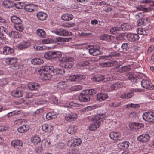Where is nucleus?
<instances>
[{
  "mask_svg": "<svg viewBox=\"0 0 154 154\" xmlns=\"http://www.w3.org/2000/svg\"><path fill=\"white\" fill-rule=\"evenodd\" d=\"M44 78L45 80L50 79L53 75H62L65 73V70L63 68H56L52 66H45L40 69Z\"/></svg>",
  "mask_w": 154,
  "mask_h": 154,
  "instance_id": "obj_1",
  "label": "nucleus"
},
{
  "mask_svg": "<svg viewBox=\"0 0 154 154\" xmlns=\"http://www.w3.org/2000/svg\"><path fill=\"white\" fill-rule=\"evenodd\" d=\"M106 117V116L103 114H100L94 116L92 118V120L94 121V122L89 126V129L91 131L96 129L99 127L103 119H104Z\"/></svg>",
  "mask_w": 154,
  "mask_h": 154,
  "instance_id": "obj_2",
  "label": "nucleus"
},
{
  "mask_svg": "<svg viewBox=\"0 0 154 154\" xmlns=\"http://www.w3.org/2000/svg\"><path fill=\"white\" fill-rule=\"evenodd\" d=\"M82 142V140L80 138H71L67 143V145L69 147H75L80 145Z\"/></svg>",
  "mask_w": 154,
  "mask_h": 154,
  "instance_id": "obj_3",
  "label": "nucleus"
},
{
  "mask_svg": "<svg viewBox=\"0 0 154 154\" xmlns=\"http://www.w3.org/2000/svg\"><path fill=\"white\" fill-rule=\"evenodd\" d=\"M143 118L146 121L149 122L154 123V112H146L143 115Z\"/></svg>",
  "mask_w": 154,
  "mask_h": 154,
  "instance_id": "obj_4",
  "label": "nucleus"
},
{
  "mask_svg": "<svg viewBox=\"0 0 154 154\" xmlns=\"http://www.w3.org/2000/svg\"><path fill=\"white\" fill-rule=\"evenodd\" d=\"M17 60L14 57L8 58L6 59L5 62L8 64L11 65V67L14 69L19 68V66L17 64Z\"/></svg>",
  "mask_w": 154,
  "mask_h": 154,
  "instance_id": "obj_5",
  "label": "nucleus"
},
{
  "mask_svg": "<svg viewBox=\"0 0 154 154\" xmlns=\"http://www.w3.org/2000/svg\"><path fill=\"white\" fill-rule=\"evenodd\" d=\"M141 86L146 89L152 90L154 89V85L148 79H143L141 82Z\"/></svg>",
  "mask_w": 154,
  "mask_h": 154,
  "instance_id": "obj_6",
  "label": "nucleus"
},
{
  "mask_svg": "<svg viewBox=\"0 0 154 154\" xmlns=\"http://www.w3.org/2000/svg\"><path fill=\"white\" fill-rule=\"evenodd\" d=\"M88 47L89 48L88 50L89 52L91 55L97 56L100 54L101 51L97 46L89 45Z\"/></svg>",
  "mask_w": 154,
  "mask_h": 154,
  "instance_id": "obj_7",
  "label": "nucleus"
},
{
  "mask_svg": "<svg viewBox=\"0 0 154 154\" xmlns=\"http://www.w3.org/2000/svg\"><path fill=\"white\" fill-rule=\"evenodd\" d=\"M54 33L56 34L63 36H68L71 35L72 33L69 32L65 29L61 28L58 29L54 31Z\"/></svg>",
  "mask_w": 154,
  "mask_h": 154,
  "instance_id": "obj_8",
  "label": "nucleus"
},
{
  "mask_svg": "<svg viewBox=\"0 0 154 154\" xmlns=\"http://www.w3.org/2000/svg\"><path fill=\"white\" fill-rule=\"evenodd\" d=\"M85 91L82 92L80 95L79 97V100L80 102H86L90 100V96Z\"/></svg>",
  "mask_w": 154,
  "mask_h": 154,
  "instance_id": "obj_9",
  "label": "nucleus"
},
{
  "mask_svg": "<svg viewBox=\"0 0 154 154\" xmlns=\"http://www.w3.org/2000/svg\"><path fill=\"white\" fill-rule=\"evenodd\" d=\"M109 135L111 139L117 142L121 140L120 133L118 132H113L109 133Z\"/></svg>",
  "mask_w": 154,
  "mask_h": 154,
  "instance_id": "obj_10",
  "label": "nucleus"
},
{
  "mask_svg": "<svg viewBox=\"0 0 154 154\" xmlns=\"http://www.w3.org/2000/svg\"><path fill=\"white\" fill-rule=\"evenodd\" d=\"M129 126L131 130H135L141 128L143 126V125L141 123L133 122L130 123Z\"/></svg>",
  "mask_w": 154,
  "mask_h": 154,
  "instance_id": "obj_11",
  "label": "nucleus"
},
{
  "mask_svg": "<svg viewBox=\"0 0 154 154\" xmlns=\"http://www.w3.org/2000/svg\"><path fill=\"white\" fill-rule=\"evenodd\" d=\"M137 140L139 142L145 143L149 140L150 136L148 134H143L139 136Z\"/></svg>",
  "mask_w": 154,
  "mask_h": 154,
  "instance_id": "obj_12",
  "label": "nucleus"
},
{
  "mask_svg": "<svg viewBox=\"0 0 154 154\" xmlns=\"http://www.w3.org/2000/svg\"><path fill=\"white\" fill-rule=\"evenodd\" d=\"M77 117V115L76 114L70 112L66 115L65 119L66 121L70 122L75 120Z\"/></svg>",
  "mask_w": 154,
  "mask_h": 154,
  "instance_id": "obj_13",
  "label": "nucleus"
},
{
  "mask_svg": "<svg viewBox=\"0 0 154 154\" xmlns=\"http://www.w3.org/2000/svg\"><path fill=\"white\" fill-rule=\"evenodd\" d=\"M128 40L130 42H134L137 41L139 39V36L138 34L129 33L126 35Z\"/></svg>",
  "mask_w": 154,
  "mask_h": 154,
  "instance_id": "obj_14",
  "label": "nucleus"
},
{
  "mask_svg": "<svg viewBox=\"0 0 154 154\" xmlns=\"http://www.w3.org/2000/svg\"><path fill=\"white\" fill-rule=\"evenodd\" d=\"M23 145L22 142L18 140H13L11 143V146L16 149L20 148L23 146Z\"/></svg>",
  "mask_w": 154,
  "mask_h": 154,
  "instance_id": "obj_15",
  "label": "nucleus"
},
{
  "mask_svg": "<svg viewBox=\"0 0 154 154\" xmlns=\"http://www.w3.org/2000/svg\"><path fill=\"white\" fill-rule=\"evenodd\" d=\"M27 86L29 89L30 90H37L40 88V85L38 83L31 82L28 84Z\"/></svg>",
  "mask_w": 154,
  "mask_h": 154,
  "instance_id": "obj_16",
  "label": "nucleus"
},
{
  "mask_svg": "<svg viewBox=\"0 0 154 154\" xmlns=\"http://www.w3.org/2000/svg\"><path fill=\"white\" fill-rule=\"evenodd\" d=\"M14 49L8 46H5L3 48L2 53L4 55H9L14 53Z\"/></svg>",
  "mask_w": 154,
  "mask_h": 154,
  "instance_id": "obj_17",
  "label": "nucleus"
},
{
  "mask_svg": "<svg viewBox=\"0 0 154 154\" xmlns=\"http://www.w3.org/2000/svg\"><path fill=\"white\" fill-rule=\"evenodd\" d=\"M30 45V43L29 41H26L21 42L18 45L17 48L20 50H23L26 48Z\"/></svg>",
  "mask_w": 154,
  "mask_h": 154,
  "instance_id": "obj_18",
  "label": "nucleus"
},
{
  "mask_svg": "<svg viewBox=\"0 0 154 154\" xmlns=\"http://www.w3.org/2000/svg\"><path fill=\"white\" fill-rule=\"evenodd\" d=\"M3 5L5 7L8 8H13L14 6L18 9L20 8L19 7H17L16 4L13 2L9 0H5L3 2Z\"/></svg>",
  "mask_w": 154,
  "mask_h": 154,
  "instance_id": "obj_19",
  "label": "nucleus"
},
{
  "mask_svg": "<svg viewBox=\"0 0 154 154\" xmlns=\"http://www.w3.org/2000/svg\"><path fill=\"white\" fill-rule=\"evenodd\" d=\"M142 14L140 13H138L135 16L136 18L138 20L137 22V24L139 26H141L144 24L145 19H142Z\"/></svg>",
  "mask_w": 154,
  "mask_h": 154,
  "instance_id": "obj_20",
  "label": "nucleus"
},
{
  "mask_svg": "<svg viewBox=\"0 0 154 154\" xmlns=\"http://www.w3.org/2000/svg\"><path fill=\"white\" fill-rule=\"evenodd\" d=\"M67 82L63 81L58 82L57 85V88L58 90L63 91L66 89L67 87Z\"/></svg>",
  "mask_w": 154,
  "mask_h": 154,
  "instance_id": "obj_21",
  "label": "nucleus"
},
{
  "mask_svg": "<svg viewBox=\"0 0 154 154\" xmlns=\"http://www.w3.org/2000/svg\"><path fill=\"white\" fill-rule=\"evenodd\" d=\"M130 143L128 141H125L120 143L117 144L118 147L121 149H127L129 147Z\"/></svg>",
  "mask_w": 154,
  "mask_h": 154,
  "instance_id": "obj_22",
  "label": "nucleus"
},
{
  "mask_svg": "<svg viewBox=\"0 0 154 154\" xmlns=\"http://www.w3.org/2000/svg\"><path fill=\"white\" fill-rule=\"evenodd\" d=\"M36 16L37 18L39 20L43 21L47 18L48 15L42 11L39 12L37 13Z\"/></svg>",
  "mask_w": 154,
  "mask_h": 154,
  "instance_id": "obj_23",
  "label": "nucleus"
},
{
  "mask_svg": "<svg viewBox=\"0 0 154 154\" xmlns=\"http://www.w3.org/2000/svg\"><path fill=\"white\" fill-rule=\"evenodd\" d=\"M74 60V59L73 57L67 56H64L58 59L59 61L62 62H71Z\"/></svg>",
  "mask_w": 154,
  "mask_h": 154,
  "instance_id": "obj_24",
  "label": "nucleus"
},
{
  "mask_svg": "<svg viewBox=\"0 0 154 154\" xmlns=\"http://www.w3.org/2000/svg\"><path fill=\"white\" fill-rule=\"evenodd\" d=\"M36 7V6L34 4H29L26 5L24 9L27 11L31 12L34 11Z\"/></svg>",
  "mask_w": 154,
  "mask_h": 154,
  "instance_id": "obj_25",
  "label": "nucleus"
},
{
  "mask_svg": "<svg viewBox=\"0 0 154 154\" xmlns=\"http://www.w3.org/2000/svg\"><path fill=\"white\" fill-rule=\"evenodd\" d=\"M29 128V126L28 125H23L18 128V131L21 133L27 132Z\"/></svg>",
  "mask_w": 154,
  "mask_h": 154,
  "instance_id": "obj_26",
  "label": "nucleus"
},
{
  "mask_svg": "<svg viewBox=\"0 0 154 154\" xmlns=\"http://www.w3.org/2000/svg\"><path fill=\"white\" fill-rule=\"evenodd\" d=\"M52 128L53 127L51 125L47 124H45L42 126L43 131L48 133H50Z\"/></svg>",
  "mask_w": 154,
  "mask_h": 154,
  "instance_id": "obj_27",
  "label": "nucleus"
},
{
  "mask_svg": "<svg viewBox=\"0 0 154 154\" xmlns=\"http://www.w3.org/2000/svg\"><path fill=\"white\" fill-rule=\"evenodd\" d=\"M128 80L133 82L136 83L137 82V80L138 78L137 75L133 74L132 73H129L128 75Z\"/></svg>",
  "mask_w": 154,
  "mask_h": 154,
  "instance_id": "obj_28",
  "label": "nucleus"
},
{
  "mask_svg": "<svg viewBox=\"0 0 154 154\" xmlns=\"http://www.w3.org/2000/svg\"><path fill=\"white\" fill-rule=\"evenodd\" d=\"M57 113L55 112H51L48 113L46 116V118L48 120L55 119L57 117Z\"/></svg>",
  "mask_w": 154,
  "mask_h": 154,
  "instance_id": "obj_29",
  "label": "nucleus"
},
{
  "mask_svg": "<svg viewBox=\"0 0 154 154\" xmlns=\"http://www.w3.org/2000/svg\"><path fill=\"white\" fill-rule=\"evenodd\" d=\"M11 94L13 96L17 98L22 97L23 96V92L18 90L12 91Z\"/></svg>",
  "mask_w": 154,
  "mask_h": 154,
  "instance_id": "obj_30",
  "label": "nucleus"
},
{
  "mask_svg": "<svg viewBox=\"0 0 154 154\" xmlns=\"http://www.w3.org/2000/svg\"><path fill=\"white\" fill-rule=\"evenodd\" d=\"M97 96L98 100L100 101L105 100L108 97L107 94L105 93H99L97 94Z\"/></svg>",
  "mask_w": 154,
  "mask_h": 154,
  "instance_id": "obj_31",
  "label": "nucleus"
},
{
  "mask_svg": "<svg viewBox=\"0 0 154 154\" xmlns=\"http://www.w3.org/2000/svg\"><path fill=\"white\" fill-rule=\"evenodd\" d=\"M10 19L11 21L15 25L22 22V20L20 18L15 16H11Z\"/></svg>",
  "mask_w": 154,
  "mask_h": 154,
  "instance_id": "obj_32",
  "label": "nucleus"
},
{
  "mask_svg": "<svg viewBox=\"0 0 154 154\" xmlns=\"http://www.w3.org/2000/svg\"><path fill=\"white\" fill-rule=\"evenodd\" d=\"M73 18V16L70 14H65L61 16L62 19L64 20L69 21L72 20Z\"/></svg>",
  "mask_w": 154,
  "mask_h": 154,
  "instance_id": "obj_33",
  "label": "nucleus"
},
{
  "mask_svg": "<svg viewBox=\"0 0 154 154\" xmlns=\"http://www.w3.org/2000/svg\"><path fill=\"white\" fill-rule=\"evenodd\" d=\"M36 33L38 36L42 38L45 37L46 35L45 31L40 29H37Z\"/></svg>",
  "mask_w": 154,
  "mask_h": 154,
  "instance_id": "obj_34",
  "label": "nucleus"
},
{
  "mask_svg": "<svg viewBox=\"0 0 154 154\" xmlns=\"http://www.w3.org/2000/svg\"><path fill=\"white\" fill-rule=\"evenodd\" d=\"M31 62L32 64L34 65H40L44 61L40 58H36L31 60Z\"/></svg>",
  "mask_w": 154,
  "mask_h": 154,
  "instance_id": "obj_35",
  "label": "nucleus"
},
{
  "mask_svg": "<svg viewBox=\"0 0 154 154\" xmlns=\"http://www.w3.org/2000/svg\"><path fill=\"white\" fill-rule=\"evenodd\" d=\"M8 35L11 38H17L20 37V35L19 33L16 31H12L9 32Z\"/></svg>",
  "mask_w": 154,
  "mask_h": 154,
  "instance_id": "obj_36",
  "label": "nucleus"
},
{
  "mask_svg": "<svg viewBox=\"0 0 154 154\" xmlns=\"http://www.w3.org/2000/svg\"><path fill=\"white\" fill-rule=\"evenodd\" d=\"M77 128L76 126H71L67 129V132L69 134H73L76 132Z\"/></svg>",
  "mask_w": 154,
  "mask_h": 154,
  "instance_id": "obj_37",
  "label": "nucleus"
},
{
  "mask_svg": "<svg viewBox=\"0 0 154 154\" xmlns=\"http://www.w3.org/2000/svg\"><path fill=\"white\" fill-rule=\"evenodd\" d=\"M130 69L129 66L127 65L124 66L118 69L117 70V71L120 73H123L128 71Z\"/></svg>",
  "mask_w": 154,
  "mask_h": 154,
  "instance_id": "obj_38",
  "label": "nucleus"
},
{
  "mask_svg": "<svg viewBox=\"0 0 154 154\" xmlns=\"http://www.w3.org/2000/svg\"><path fill=\"white\" fill-rule=\"evenodd\" d=\"M120 84L121 82H118L111 85L110 86V90L109 91H112L114 90L117 89L121 87Z\"/></svg>",
  "mask_w": 154,
  "mask_h": 154,
  "instance_id": "obj_39",
  "label": "nucleus"
},
{
  "mask_svg": "<svg viewBox=\"0 0 154 154\" xmlns=\"http://www.w3.org/2000/svg\"><path fill=\"white\" fill-rule=\"evenodd\" d=\"M139 89H133L131 90V92H129L126 93V97L127 98H132L134 95V94L133 92H137L139 91Z\"/></svg>",
  "mask_w": 154,
  "mask_h": 154,
  "instance_id": "obj_40",
  "label": "nucleus"
},
{
  "mask_svg": "<svg viewBox=\"0 0 154 154\" xmlns=\"http://www.w3.org/2000/svg\"><path fill=\"white\" fill-rule=\"evenodd\" d=\"M119 27L120 30L123 31L129 30L131 28V26L127 23H123L122 24L121 26Z\"/></svg>",
  "mask_w": 154,
  "mask_h": 154,
  "instance_id": "obj_41",
  "label": "nucleus"
},
{
  "mask_svg": "<svg viewBox=\"0 0 154 154\" xmlns=\"http://www.w3.org/2000/svg\"><path fill=\"white\" fill-rule=\"evenodd\" d=\"M31 141L34 144H37L40 142L41 139L38 136L32 137L31 138Z\"/></svg>",
  "mask_w": 154,
  "mask_h": 154,
  "instance_id": "obj_42",
  "label": "nucleus"
},
{
  "mask_svg": "<svg viewBox=\"0 0 154 154\" xmlns=\"http://www.w3.org/2000/svg\"><path fill=\"white\" fill-rule=\"evenodd\" d=\"M14 27L16 29L20 32H22L23 30V27L22 23L15 25Z\"/></svg>",
  "mask_w": 154,
  "mask_h": 154,
  "instance_id": "obj_43",
  "label": "nucleus"
},
{
  "mask_svg": "<svg viewBox=\"0 0 154 154\" xmlns=\"http://www.w3.org/2000/svg\"><path fill=\"white\" fill-rule=\"evenodd\" d=\"M53 58L60 57L62 55L61 53L58 51H51Z\"/></svg>",
  "mask_w": 154,
  "mask_h": 154,
  "instance_id": "obj_44",
  "label": "nucleus"
},
{
  "mask_svg": "<svg viewBox=\"0 0 154 154\" xmlns=\"http://www.w3.org/2000/svg\"><path fill=\"white\" fill-rule=\"evenodd\" d=\"M138 113L137 111H133L129 114L128 117L130 119L134 120V118H135L137 116H138Z\"/></svg>",
  "mask_w": 154,
  "mask_h": 154,
  "instance_id": "obj_45",
  "label": "nucleus"
},
{
  "mask_svg": "<svg viewBox=\"0 0 154 154\" xmlns=\"http://www.w3.org/2000/svg\"><path fill=\"white\" fill-rule=\"evenodd\" d=\"M105 79L103 75H100L98 77H94L91 78L92 80L94 81L99 82Z\"/></svg>",
  "mask_w": 154,
  "mask_h": 154,
  "instance_id": "obj_46",
  "label": "nucleus"
},
{
  "mask_svg": "<svg viewBox=\"0 0 154 154\" xmlns=\"http://www.w3.org/2000/svg\"><path fill=\"white\" fill-rule=\"evenodd\" d=\"M120 55V54L119 53H116V52H111L109 55L105 56V58L106 59H110L112 58V57L119 56Z\"/></svg>",
  "mask_w": 154,
  "mask_h": 154,
  "instance_id": "obj_47",
  "label": "nucleus"
},
{
  "mask_svg": "<svg viewBox=\"0 0 154 154\" xmlns=\"http://www.w3.org/2000/svg\"><path fill=\"white\" fill-rule=\"evenodd\" d=\"M8 79L5 78L0 79V86H2L8 84Z\"/></svg>",
  "mask_w": 154,
  "mask_h": 154,
  "instance_id": "obj_48",
  "label": "nucleus"
},
{
  "mask_svg": "<svg viewBox=\"0 0 154 154\" xmlns=\"http://www.w3.org/2000/svg\"><path fill=\"white\" fill-rule=\"evenodd\" d=\"M137 31L138 34L142 35H147V32L145 29L143 28H140L137 29Z\"/></svg>",
  "mask_w": 154,
  "mask_h": 154,
  "instance_id": "obj_49",
  "label": "nucleus"
},
{
  "mask_svg": "<svg viewBox=\"0 0 154 154\" xmlns=\"http://www.w3.org/2000/svg\"><path fill=\"white\" fill-rule=\"evenodd\" d=\"M120 31L119 27H114L112 28L110 30V32L112 34L118 33Z\"/></svg>",
  "mask_w": 154,
  "mask_h": 154,
  "instance_id": "obj_50",
  "label": "nucleus"
},
{
  "mask_svg": "<svg viewBox=\"0 0 154 154\" xmlns=\"http://www.w3.org/2000/svg\"><path fill=\"white\" fill-rule=\"evenodd\" d=\"M77 82H80L84 80L85 78V76L84 75L77 74H76Z\"/></svg>",
  "mask_w": 154,
  "mask_h": 154,
  "instance_id": "obj_51",
  "label": "nucleus"
},
{
  "mask_svg": "<svg viewBox=\"0 0 154 154\" xmlns=\"http://www.w3.org/2000/svg\"><path fill=\"white\" fill-rule=\"evenodd\" d=\"M121 105V102H112L109 104V106L110 107L113 108H116L119 106Z\"/></svg>",
  "mask_w": 154,
  "mask_h": 154,
  "instance_id": "obj_52",
  "label": "nucleus"
},
{
  "mask_svg": "<svg viewBox=\"0 0 154 154\" xmlns=\"http://www.w3.org/2000/svg\"><path fill=\"white\" fill-rule=\"evenodd\" d=\"M20 113V111H14L12 112H11L7 114V116L9 117L12 116L19 115Z\"/></svg>",
  "mask_w": 154,
  "mask_h": 154,
  "instance_id": "obj_53",
  "label": "nucleus"
},
{
  "mask_svg": "<svg viewBox=\"0 0 154 154\" xmlns=\"http://www.w3.org/2000/svg\"><path fill=\"white\" fill-rule=\"evenodd\" d=\"M44 56L45 58L48 59L53 58L51 51L45 53L44 54Z\"/></svg>",
  "mask_w": 154,
  "mask_h": 154,
  "instance_id": "obj_54",
  "label": "nucleus"
},
{
  "mask_svg": "<svg viewBox=\"0 0 154 154\" xmlns=\"http://www.w3.org/2000/svg\"><path fill=\"white\" fill-rule=\"evenodd\" d=\"M85 92H86L87 94L88 95H89V96H90V95H94L96 93V91L94 89H89L88 90H86L85 91Z\"/></svg>",
  "mask_w": 154,
  "mask_h": 154,
  "instance_id": "obj_55",
  "label": "nucleus"
},
{
  "mask_svg": "<svg viewBox=\"0 0 154 154\" xmlns=\"http://www.w3.org/2000/svg\"><path fill=\"white\" fill-rule=\"evenodd\" d=\"M129 44L127 43H124L121 46L122 49L125 51L128 50L129 49Z\"/></svg>",
  "mask_w": 154,
  "mask_h": 154,
  "instance_id": "obj_56",
  "label": "nucleus"
},
{
  "mask_svg": "<svg viewBox=\"0 0 154 154\" xmlns=\"http://www.w3.org/2000/svg\"><path fill=\"white\" fill-rule=\"evenodd\" d=\"M69 79L72 82H77L76 74L69 76Z\"/></svg>",
  "mask_w": 154,
  "mask_h": 154,
  "instance_id": "obj_57",
  "label": "nucleus"
},
{
  "mask_svg": "<svg viewBox=\"0 0 154 154\" xmlns=\"http://www.w3.org/2000/svg\"><path fill=\"white\" fill-rule=\"evenodd\" d=\"M65 38H65L60 37H57L56 38V42H61L65 41H66V40H65Z\"/></svg>",
  "mask_w": 154,
  "mask_h": 154,
  "instance_id": "obj_58",
  "label": "nucleus"
},
{
  "mask_svg": "<svg viewBox=\"0 0 154 154\" xmlns=\"http://www.w3.org/2000/svg\"><path fill=\"white\" fill-rule=\"evenodd\" d=\"M74 23H65L63 25V26L66 28H70L74 26Z\"/></svg>",
  "mask_w": 154,
  "mask_h": 154,
  "instance_id": "obj_59",
  "label": "nucleus"
},
{
  "mask_svg": "<svg viewBox=\"0 0 154 154\" xmlns=\"http://www.w3.org/2000/svg\"><path fill=\"white\" fill-rule=\"evenodd\" d=\"M9 127L8 126H0V131H4L7 130Z\"/></svg>",
  "mask_w": 154,
  "mask_h": 154,
  "instance_id": "obj_60",
  "label": "nucleus"
},
{
  "mask_svg": "<svg viewBox=\"0 0 154 154\" xmlns=\"http://www.w3.org/2000/svg\"><path fill=\"white\" fill-rule=\"evenodd\" d=\"M43 110L42 108L36 110L34 113L35 115H39L41 113H42L43 112Z\"/></svg>",
  "mask_w": 154,
  "mask_h": 154,
  "instance_id": "obj_61",
  "label": "nucleus"
},
{
  "mask_svg": "<svg viewBox=\"0 0 154 154\" xmlns=\"http://www.w3.org/2000/svg\"><path fill=\"white\" fill-rule=\"evenodd\" d=\"M49 146L48 142L46 140H44L42 141V146H44L45 147H47Z\"/></svg>",
  "mask_w": 154,
  "mask_h": 154,
  "instance_id": "obj_62",
  "label": "nucleus"
},
{
  "mask_svg": "<svg viewBox=\"0 0 154 154\" xmlns=\"http://www.w3.org/2000/svg\"><path fill=\"white\" fill-rule=\"evenodd\" d=\"M110 65L109 62H106L102 63L101 66L103 67H110Z\"/></svg>",
  "mask_w": 154,
  "mask_h": 154,
  "instance_id": "obj_63",
  "label": "nucleus"
},
{
  "mask_svg": "<svg viewBox=\"0 0 154 154\" xmlns=\"http://www.w3.org/2000/svg\"><path fill=\"white\" fill-rule=\"evenodd\" d=\"M42 149V146H39L36 148L35 149V150L37 153H40L41 152Z\"/></svg>",
  "mask_w": 154,
  "mask_h": 154,
  "instance_id": "obj_64",
  "label": "nucleus"
}]
</instances>
